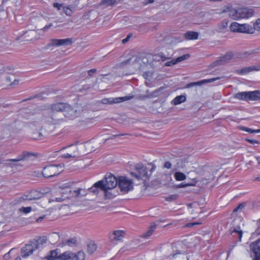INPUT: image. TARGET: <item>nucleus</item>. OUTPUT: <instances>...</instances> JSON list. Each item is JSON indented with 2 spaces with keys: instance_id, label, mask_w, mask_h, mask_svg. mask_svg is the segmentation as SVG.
<instances>
[{
  "instance_id": "f257e3e1",
  "label": "nucleus",
  "mask_w": 260,
  "mask_h": 260,
  "mask_svg": "<svg viewBox=\"0 0 260 260\" xmlns=\"http://www.w3.org/2000/svg\"><path fill=\"white\" fill-rule=\"evenodd\" d=\"M118 184L116 177L111 174H107L104 179L95 183V186H100V189L105 192L107 199H110L115 195L111 193L109 190L114 189Z\"/></svg>"
},
{
  "instance_id": "f03ea898",
  "label": "nucleus",
  "mask_w": 260,
  "mask_h": 260,
  "mask_svg": "<svg viewBox=\"0 0 260 260\" xmlns=\"http://www.w3.org/2000/svg\"><path fill=\"white\" fill-rule=\"evenodd\" d=\"M168 251L167 256L170 260H188L186 248L182 242L173 243Z\"/></svg>"
},
{
  "instance_id": "7ed1b4c3",
  "label": "nucleus",
  "mask_w": 260,
  "mask_h": 260,
  "mask_svg": "<svg viewBox=\"0 0 260 260\" xmlns=\"http://www.w3.org/2000/svg\"><path fill=\"white\" fill-rule=\"evenodd\" d=\"M66 103H57L51 104L47 106V109L50 110V119L47 121L50 123L56 124L60 120V117L55 115V113L59 112H63Z\"/></svg>"
},
{
  "instance_id": "20e7f679",
  "label": "nucleus",
  "mask_w": 260,
  "mask_h": 260,
  "mask_svg": "<svg viewBox=\"0 0 260 260\" xmlns=\"http://www.w3.org/2000/svg\"><path fill=\"white\" fill-rule=\"evenodd\" d=\"M146 62H147V58H143L142 59L140 57H135L117 64L116 68H122L127 64H132L134 66V68L135 70H141L146 65Z\"/></svg>"
},
{
  "instance_id": "39448f33",
  "label": "nucleus",
  "mask_w": 260,
  "mask_h": 260,
  "mask_svg": "<svg viewBox=\"0 0 260 260\" xmlns=\"http://www.w3.org/2000/svg\"><path fill=\"white\" fill-rule=\"evenodd\" d=\"M63 170L61 165H51L44 168L42 174L44 177L49 178L59 174Z\"/></svg>"
},
{
  "instance_id": "423d86ee",
  "label": "nucleus",
  "mask_w": 260,
  "mask_h": 260,
  "mask_svg": "<svg viewBox=\"0 0 260 260\" xmlns=\"http://www.w3.org/2000/svg\"><path fill=\"white\" fill-rule=\"evenodd\" d=\"M131 174L138 180L145 181L148 178L147 168L141 164H137L135 171Z\"/></svg>"
},
{
  "instance_id": "0eeeda50",
  "label": "nucleus",
  "mask_w": 260,
  "mask_h": 260,
  "mask_svg": "<svg viewBox=\"0 0 260 260\" xmlns=\"http://www.w3.org/2000/svg\"><path fill=\"white\" fill-rule=\"evenodd\" d=\"M118 184L120 190L123 193H127L133 188L132 181L125 177H119Z\"/></svg>"
},
{
  "instance_id": "6e6552de",
  "label": "nucleus",
  "mask_w": 260,
  "mask_h": 260,
  "mask_svg": "<svg viewBox=\"0 0 260 260\" xmlns=\"http://www.w3.org/2000/svg\"><path fill=\"white\" fill-rule=\"evenodd\" d=\"M258 92L253 91L239 92L234 95L235 99L239 100L256 101Z\"/></svg>"
},
{
  "instance_id": "1a4fd4ad",
  "label": "nucleus",
  "mask_w": 260,
  "mask_h": 260,
  "mask_svg": "<svg viewBox=\"0 0 260 260\" xmlns=\"http://www.w3.org/2000/svg\"><path fill=\"white\" fill-rule=\"evenodd\" d=\"M134 98V95H128L119 98H105L103 99L101 101V103L105 105H111L115 103H119L121 102H124L125 101H128L133 99Z\"/></svg>"
},
{
  "instance_id": "9d476101",
  "label": "nucleus",
  "mask_w": 260,
  "mask_h": 260,
  "mask_svg": "<svg viewBox=\"0 0 260 260\" xmlns=\"http://www.w3.org/2000/svg\"><path fill=\"white\" fill-rule=\"evenodd\" d=\"M73 39L67 38L64 39H51L50 42L46 46V49H49L52 46H60L71 45L73 43Z\"/></svg>"
},
{
  "instance_id": "9b49d317",
  "label": "nucleus",
  "mask_w": 260,
  "mask_h": 260,
  "mask_svg": "<svg viewBox=\"0 0 260 260\" xmlns=\"http://www.w3.org/2000/svg\"><path fill=\"white\" fill-rule=\"evenodd\" d=\"M63 194H69L70 197L80 198L86 196L87 194V190L85 189L78 188L76 190H72L70 189H67L65 191L62 192Z\"/></svg>"
},
{
  "instance_id": "f8f14e48",
  "label": "nucleus",
  "mask_w": 260,
  "mask_h": 260,
  "mask_svg": "<svg viewBox=\"0 0 260 260\" xmlns=\"http://www.w3.org/2000/svg\"><path fill=\"white\" fill-rule=\"evenodd\" d=\"M250 248L253 253V260H260V239L251 243Z\"/></svg>"
},
{
  "instance_id": "ddd939ff",
  "label": "nucleus",
  "mask_w": 260,
  "mask_h": 260,
  "mask_svg": "<svg viewBox=\"0 0 260 260\" xmlns=\"http://www.w3.org/2000/svg\"><path fill=\"white\" fill-rule=\"evenodd\" d=\"M37 249V246L30 241L28 244L21 249V254L23 257H26L31 254L35 250Z\"/></svg>"
},
{
  "instance_id": "4468645a",
  "label": "nucleus",
  "mask_w": 260,
  "mask_h": 260,
  "mask_svg": "<svg viewBox=\"0 0 260 260\" xmlns=\"http://www.w3.org/2000/svg\"><path fill=\"white\" fill-rule=\"evenodd\" d=\"M69 152L71 153V155H75L73 157H80L84 155L82 149H80V144L71 145L70 147Z\"/></svg>"
},
{
  "instance_id": "2eb2a0df",
  "label": "nucleus",
  "mask_w": 260,
  "mask_h": 260,
  "mask_svg": "<svg viewBox=\"0 0 260 260\" xmlns=\"http://www.w3.org/2000/svg\"><path fill=\"white\" fill-rule=\"evenodd\" d=\"M253 15V10L247 8H239V19L248 18Z\"/></svg>"
},
{
  "instance_id": "dca6fc26",
  "label": "nucleus",
  "mask_w": 260,
  "mask_h": 260,
  "mask_svg": "<svg viewBox=\"0 0 260 260\" xmlns=\"http://www.w3.org/2000/svg\"><path fill=\"white\" fill-rule=\"evenodd\" d=\"M33 156L36 157L37 155L31 152L24 151L18 155L17 158L9 159V161L18 162L20 160H26Z\"/></svg>"
},
{
  "instance_id": "f3484780",
  "label": "nucleus",
  "mask_w": 260,
  "mask_h": 260,
  "mask_svg": "<svg viewBox=\"0 0 260 260\" xmlns=\"http://www.w3.org/2000/svg\"><path fill=\"white\" fill-rule=\"evenodd\" d=\"M219 79H220V77H217V78H211V79H204V80H201V81H199L198 82H191L189 84H187L186 86V87L190 88V87H192L196 86V85L201 86L204 84L211 83V82L215 81L217 80H218Z\"/></svg>"
},
{
  "instance_id": "a211bd4d",
  "label": "nucleus",
  "mask_w": 260,
  "mask_h": 260,
  "mask_svg": "<svg viewBox=\"0 0 260 260\" xmlns=\"http://www.w3.org/2000/svg\"><path fill=\"white\" fill-rule=\"evenodd\" d=\"M81 147L80 148L82 149L84 155L94 150V147L91 142H87L84 144L80 143Z\"/></svg>"
},
{
  "instance_id": "6ab92c4d",
  "label": "nucleus",
  "mask_w": 260,
  "mask_h": 260,
  "mask_svg": "<svg viewBox=\"0 0 260 260\" xmlns=\"http://www.w3.org/2000/svg\"><path fill=\"white\" fill-rule=\"evenodd\" d=\"M44 196L45 193L44 192H41V191L37 190H33L29 193L26 199L28 200H38L43 198Z\"/></svg>"
},
{
  "instance_id": "aec40b11",
  "label": "nucleus",
  "mask_w": 260,
  "mask_h": 260,
  "mask_svg": "<svg viewBox=\"0 0 260 260\" xmlns=\"http://www.w3.org/2000/svg\"><path fill=\"white\" fill-rule=\"evenodd\" d=\"M64 116L68 118H72L75 116L76 110H74L71 106L65 104L63 111Z\"/></svg>"
},
{
  "instance_id": "412c9836",
  "label": "nucleus",
  "mask_w": 260,
  "mask_h": 260,
  "mask_svg": "<svg viewBox=\"0 0 260 260\" xmlns=\"http://www.w3.org/2000/svg\"><path fill=\"white\" fill-rule=\"evenodd\" d=\"M233 57L232 53H228L224 56L221 57L220 59L216 60L214 63L216 65L220 66L229 62Z\"/></svg>"
},
{
  "instance_id": "4be33fe9",
  "label": "nucleus",
  "mask_w": 260,
  "mask_h": 260,
  "mask_svg": "<svg viewBox=\"0 0 260 260\" xmlns=\"http://www.w3.org/2000/svg\"><path fill=\"white\" fill-rule=\"evenodd\" d=\"M239 32L252 34L253 32L252 27L248 24H240Z\"/></svg>"
},
{
  "instance_id": "5701e85b",
  "label": "nucleus",
  "mask_w": 260,
  "mask_h": 260,
  "mask_svg": "<svg viewBox=\"0 0 260 260\" xmlns=\"http://www.w3.org/2000/svg\"><path fill=\"white\" fill-rule=\"evenodd\" d=\"M260 70V67H256V66H250V67H246L245 68H242L240 70V74L242 75L246 74L250 72L254 71H258Z\"/></svg>"
},
{
  "instance_id": "b1692460",
  "label": "nucleus",
  "mask_w": 260,
  "mask_h": 260,
  "mask_svg": "<svg viewBox=\"0 0 260 260\" xmlns=\"http://www.w3.org/2000/svg\"><path fill=\"white\" fill-rule=\"evenodd\" d=\"M48 136V133L44 131L43 129H41L40 131H37L34 134L33 138L34 139H42L43 137H46Z\"/></svg>"
},
{
  "instance_id": "393cba45",
  "label": "nucleus",
  "mask_w": 260,
  "mask_h": 260,
  "mask_svg": "<svg viewBox=\"0 0 260 260\" xmlns=\"http://www.w3.org/2000/svg\"><path fill=\"white\" fill-rule=\"evenodd\" d=\"M156 226L157 225L155 223H152L147 231L142 234L141 237L143 238H148L150 237L156 229Z\"/></svg>"
},
{
  "instance_id": "a878e982",
  "label": "nucleus",
  "mask_w": 260,
  "mask_h": 260,
  "mask_svg": "<svg viewBox=\"0 0 260 260\" xmlns=\"http://www.w3.org/2000/svg\"><path fill=\"white\" fill-rule=\"evenodd\" d=\"M198 36V32L191 31H188L184 34V37L187 40H196Z\"/></svg>"
},
{
  "instance_id": "bb28decb",
  "label": "nucleus",
  "mask_w": 260,
  "mask_h": 260,
  "mask_svg": "<svg viewBox=\"0 0 260 260\" xmlns=\"http://www.w3.org/2000/svg\"><path fill=\"white\" fill-rule=\"evenodd\" d=\"M74 253L70 251H66L59 255V260H67L71 258H74Z\"/></svg>"
},
{
  "instance_id": "cd10ccee",
  "label": "nucleus",
  "mask_w": 260,
  "mask_h": 260,
  "mask_svg": "<svg viewBox=\"0 0 260 260\" xmlns=\"http://www.w3.org/2000/svg\"><path fill=\"white\" fill-rule=\"evenodd\" d=\"M114 236L113 240L120 241L124 237V232L121 230L114 231L113 233Z\"/></svg>"
},
{
  "instance_id": "c85d7f7f",
  "label": "nucleus",
  "mask_w": 260,
  "mask_h": 260,
  "mask_svg": "<svg viewBox=\"0 0 260 260\" xmlns=\"http://www.w3.org/2000/svg\"><path fill=\"white\" fill-rule=\"evenodd\" d=\"M25 38H27V41H31L34 39H37L38 35L37 32L34 30H31L28 31H26L25 34Z\"/></svg>"
},
{
  "instance_id": "c756f323",
  "label": "nucleus",
  "mask_w": 260,
  "mask_h": 260,
  "mask_svg": "<svg viewBox=\"0 0 260 260\" xmlns=\"http://www.w3.org/2000/svg\"><path fill=\"white\" fill-rule=\"evenodd\" d=\"M229 23L228 19L223 20L220 23L218 24V31L219 32H223L226 29Z\"/></svg>"
},
{
  "instance_id": "7c9ffc66",
  "label": "nucleus",
  "mask_w": 260,
  "mask_h": 260,
  "mask_svg": "<svg viewBox=\"0 0 260 260\" xmlns=\"http://www.w3.org/2000/svg\"><path fill=\"white\" fill-rule=\"evenodd\" d=\"M186 101V96L183 95L177 96L172 101L174 105L180 104Z\"/></svg>"
},
{
  "instance_id": "2f4dec72",
  "label": "nucleus",
  "mask_w": 260,
  "mask_h": 260,
  "mask_svg": "<svg viewBox=\"0 0 260 260\" xmlns=\"http://www.w3.org/2000/svg\"><path fill=\"white\" fill-rule=\"evenodd\" d=\"M47 241L46 237H42L38 238L36 241H32L33 244L37 246V249L39 248L41 245H43Z\"/></svg>"
},
{
  "instance_id": "473e14b6",
  "label": "nucleus",
  "mask_w": 260,
  "mask_h": 260,
  "mask_svg": "<svg viewBox=\"0 0 260 260\" xmlns=\"http://www.w3.org/2000/svg\"><path fill=\"white\" fill-rule=\"evenodd\" d=\"M57 249L51 250L48 260H59V255H58Z\"/></svg>"
},
{
  "instance_id": "72a5a7b5",
  "label": "nucleus",
  "mask_w": 260,
  "mask_h": 260,
  "mask_svg": "<svg viewBox=\"0 0 260 260\" xmlns=\"http://www.w3.org/2000/svg\"><path fill=\"white\" fill-rule=\"evenodd\" d=\"M229 15L233 19H238L239 9H232L230 10Z\"/></svg>"
},
{
  "instance_id": "f704fd0d",
  "label": "nucleus",
  "mask_w": 260,
  "mask_h": 260,
  "mask_svg": "<svg viewBox=\"0 0 260 260\" xmlns=\"http://www.w3.org/2000/svg\"><path fill=\"white\" fill-rule=\"evenodd\" d=\"M174 177L177 181H183L186 179V175L180 172H176L174 174Z\"/></svg>"
},
{
  "instance_id": "c9c22d12",
  "label": "nucleus",
  "mask_w": 260,
  "mask_h": 260,
  "mask_svg": "<svg viewBox=\"0 0 260 260\" xmlns=\"http://www.w3.org/2000/svg\"><path fill=\"white\" fill-rule=\"evenodd\" d=\"M152 73L150 72H145L143 74V77L146 80L145 82L146 85L149 84L151 79H152Z\"/></svg>"
},
{
  "instance_id": "e433bc0d",
  "label": "nucleus",
  "mask_w": 260,
  "mask_h": 260,
  "mask_svg": "<svg viewBox=\"0 0 260 260\" xmlns=\"http://www.w3.org/2000/svg\"><path fill=\"white\" fill-rule=\"evenodd\" d=\"M96 249V245L93 242H90L87 245V251L90 254L93 253Z\"/></svg>"
},
{
  "instance_id": "4c0bfd02",
  "label": "nucleus",
  "mask_w": 260,
  "mask_h": 260,
  "mask_svg": "<svg viewBox=\"0 0 260 260\" xmlns=\"http://www.w3.org/2000/svg\"><path fill=\"white\" fill-rule=\"evenodd\" d=\"M240 24L237 22L232 23L230 26L231 30L233 32H239Z\"/></svg>"
},
{
  "instance_id": "58836bf2",
  "label": "nucleus",
  "mask_w": 260,
  "mask_h": 260,
  "mask_svg": "<svg viewBox=\"0 0 260 260\" xmlns=\"http://www.w3.org/2000/svg\"><path fill=\"white\" fill-rule=\"evenodd\" d=\"M238 128L240 130L244 131H246V132H248L249 133H260V129L253 130V129H252L251 128H248V127H244V126H239L238 127Z\"/></svg>"
},
{
  "instance_id": "ea45409f",
  "label": "nucleus",
  "mask_w": 260,
  "mask_h": 260,
  "mask_svg": "<svg viewBox=\"0 0 260 260\" xmlns=\"http://www.w3.org/2000/svg\"><path fill=\"white\" fill-rule=\"evenodd\" d=\"M95 183L90 188L88 189V191L93 193L94 194H97L99 192V189H100V186H95Z\"/></svg>"
},
{
  "instance_id": "a19ab883",
  "label": "nucleus",
  "mask_w": 260,
  "mask_h": 260,
  "mask_svg": "<svg viewBox=\"0 0 260 260\" xmlns=\"http://www.w3.org/2000/svg\"><path fill=\"white\" fill-rule=\"evenodd\" d=\"M116 3V0H102L101 4L110 6L114 5Z\"/></svg>"
},
{
  "instance_id": "79ce46f5",
  "label": "nucleus",
  "mask_w": 260,
  "mask_h": 260,
  "mask_svg": "<svg viewBox=\"0 0 260 260\" xmlns=\"http://www.w3.org/2000/svg\"><path fill=\"white\" fill-rule=\"evenodd\" d=\"M236 234L237 235L239 241H241L242 237L243 232L241 230L234 229L231 232V234Z\"/></svg>"
},
{
  "instance_id": "37998d69",
  "label": "nucleus",
  "mask_w": 260,
  "mask_h": 260,
  "mask_svg": "<svg viewBox=\"0 0 260 260\" xmlns=\"http://www.w3.org/2000/svg\"><path fill=\"white\" fill-rule=\"evenodd\" d=\"M193 183H181L179 184V185H177L176 186V187L177 188H181V187H185L189 186H194L196 184V181H195L194 180H193Z\"/></svg>"
},
{
  "instance_id": "c03bdc74",
  "label": "nucleus",
  "mask_w": 260,
  "mask_h": 260,
  "mask_svg": "<svg viewBox=\"0 0 260 260\" xmlns=\"http://www.w3.org/2000/svg\"><path fill=\"white\" fill-rule=\"evenodd\" d=\"M74 258H76V260H84V253L82 251H79L77 254H75Z\"/></svg>"
},
{
  "instance_id": "a18cd8bd",
  "label": "nucleus",
  "mask_w": 260,
  "mask_h": 260,
  "mask_svg": "<svg viewBox=\"0 0 260 260\" xmlns=\"http://www.w3.org/2000/svg\"><path fill=\"white\" fill-rule=\"evenodd\" d=\"M189 57V55L188 54L183 55L181 56L177 57L176 59H175L177 63L181 62L183 60H184L185 59H187Z\"/></svg>"
},
{
  "instance_id": "49530a36",
  "label": "nucleus",
  "mask_w": 260,
  "mask_h": 260,
  "mask_svg": "<svg viewBox=\"0 0 260 260\" xmlns=\"http://www.w3.org/2000/svg\"><path fill=\"white\" fill-rule=\"evenodd\" d=\"M31 209L30 207H22L20 209V211L24 213H28L31 211Z\"/></svg>"
},
{
  "instance_id": "de8ad7c7",
  "label": "nucleus",
  "mask_w": 260,
  "mask_h": 260,
  "mask_svg": "<svg viewBox=\"0 0 260 260\" xmlns=\"http://www.w3.org/2000/svg\"><path fill=\"white\" fill-rule=\"evenodd\" d=\"M63 10L64 13L69 16H71L72 14V11L71 9L68 8V7H63Z\"/></svg>"
},
{
  "instance_id": "09e8293b",
  "label": "nucleus",
  "mask_w": 260,
  "mask_h": 260,
  "mask_svg": "<svg viewBox=\"0 0 260 260\" xmlns=\"http://www.w3.org/2000/svg\"><path fill=\"white\" fill-rule=\"evenodd\" d=\"M176 63H177V62H176V60L173 59L171 61L166 62L165 63V66H167V67L172 66Z\"/></svg>"
},
{
  "instance_id": "8fccbe9b",
  "label": "nucleus",
  "mask_w": 260,
  "mask_h": 260,
  "mask_svg": "<svg viewBox=\"0 0 260 260\" xmlns=\"http://www.w3.org/2000/svg\"><path fill=\"white\" fill-rule=\"evenodd\" d=\"M76 240L74 238H72L68 240L66 242V243L70 246H71L72 244H75L76 243Z\"/></svg>"
},
{
  "instance_id": "3c124183",
  "label": "nucleus",
  "mask_w": 260,
  "mask_h": 260,
  "mask_svg": "<svg viewBox=\"0 0 260 260\" xmlns=\"http://www.w3.org/2000/svg\"><path fill=\"white\" fill-rule=\"evenodd\" d=\"M254 29L260 31V19H258L254 25Z\"/></svg>"
},
{
  "instance_id": "603ef678",
  "label": "nucleus",
  "mask_w": 260,
  "mask_h": 260,
  "mask_svg": "<svg viewBox=\"0 0 260 260\" xmlns=\"http://www.w3.org/2000/svg\"><path fill=\"white\" fill-rule=\"evenodd\" d=\"M126 135V134H117V135H114L112 136L111 137H110L106 139L105 140V141H107V140L113 139L115 138H116V137H119V136H122Z\"/></svg>"
},
{
  "instance_id": "864d4df0",
  "label": "nucleus",
  "mask_w": 260,
  "mask_h": 260,
  "mask_svg": "<svg viewBox=\"0 0 260 260\" xmlns=\"http://www.w3.org/2000/svg\"><path fill=\"white\" fill-rule=\"evenodd\" d=\"M75 156V155H71V153L69 152V153H67L66 154H64L62 155V157L64 158H69L71 157H73V156Z\"/></svg>"
},
{
  "instance_id": "5fc2aeb1",
  "label": "nucleus",
  "mask_w": 260,
  "mask_h": 260,
  "mask_svg": "<svg viewBox=\"0 0 260 260\" xmlns=\"http://www.w3.org/2000/svg\"><path fill=\"white\" fill-rule=\"evenodd\" d=\"M96 72L95 69H92L88 71V75L89 77L92 76V75Z\"/></svg>"
},
{
  "instance_id": "6e6d98bb",
  "label": "nucleus",
  "mask_w": 260,
  "mask_h": 260,
  "mask_svg": "<svg viewBox=\"0 0 260 260\" xmlns=\"http://www.w3.org/2000/svg\"><path fill=\"white\" fill-rule=\"evenodd\" d=\"M246 141L253 144H259V142L254 139H246Z\"/></svg>"
},
{
  "instance_id": "4d7b16f0",
  "label": "nucleus",
  "mask_w": 260,
  "mask_h": 260,
  "mask_svg": "<svg viewBox=\"0 0 260 260\" xmlns=\"http://www.w3.org/2000/svg\"><path fill=\"white\" fill-rule=\"evenodd\" d=\"M244 208V205L243 204H239L236 208H235L233 211L234 212L238 211L240 209H242Z\"/></svg>"
},
{
  "instance_id": "13d9d810",
  "label": "nucleus",
  "mask_w": 260,
  "mask_h": 260,
  "mask_svg": "<svg viewBox=\"0 0 260 260\" xmlns=\"http://www.w3.org/2000/svg\"><path fill=\"white\" fill-rule=\"evenodd\" d=\"M164 167L167 169H171L172 167V164L169 161H166L164 164Z\"/></svg>"
},
{
  "instance_id": "bf43d9fd",
  "label": "nucleus",
  "mask_w": 260,
  "mask_h": 260,
  "mask_svg": "<svg viewBox=\"0 0 260 260\" xmlns=\"http://www.w3.org/2000/svg\"><path fill=\"white\" fill-rule=\"evenodd\" d=\"M14 79V75H11L8 76L6 77V80L8 82H11L13 79Z\"/></svg>"
},
{
  "instance_id": "052dcab7",
  "label": "nucleus",
  "mask_w": 260,
  "mask_h": 260,
  "mask_svg": "<svg viewBox=\"0 0 260 260\" xmlns=\"http://www.w3.org/2000/svg\"><path fill=\"white\" fill-rule=\"evenodd\" d=\"M53 26V24L52 23H49L48 25H46L45 26H44L43 28V30L44 31H47V30L50 28L51 27H52Z\"/></svg>"
},
{
  "instance_id": "680f3d73",
  "label": "nucleus",
  "mask_w": 260,
  "mask_h": 260,
  "mask_svg": "<svg viewBox=\"0 0 260 260\" xmlns=\"http://www.w3.org/2000/svg\"><path fill=\"white\" fill-rule=\"evenodd\" d=\"M53 5L54 7L57 8L58 10H60L62 7V4L57 3H54Z\"/></svg>"
},
{
  "instance_id": "e2e57ef3",
  "label": "nucleus",
  "mask_w": 260,
  "mask_h": 260,
  "mask_svg": "<svg viewBox=\"0 0 260 260\" xmlns=\"http://www.w3.org/2000/svg\"><path fill=\"white\" fill-rule=\"evenodd\" d=\"M63 197H64V198H56L55 199V201L57 202H61L64 200L65 198H69V197H70V196H64Z\"/></svg>"
},
{
  "instance_id": "0e129e2a",
  "label": "nucleus",
  "mask_w": 260,
  "mask_h": 260,
  "mask_svg": "<svg viewBox=\"0 0 260 260\" xmlns=\"http://www.w3.org/2000/svg\"><path fill=\"white\" fill-rule=\"evenodd\" d=\"M13 249H11L10 250V251L8 252L7 253L5 254L4 255V258L6 260H7V259H9L10 258V252L13 250Z\"/></svg>"
},
{
  "instance_id": "69168bd1",
  "label": "nucleus",
  "mask_w": 260,
  "mask_h": 260,
  "mask_svg": "<svg viewBox=\"0 0 260 260\" xmlns=\"http://www.w3.org/2000/svg\"><path fill=\"white\" fill-rule=\"evenodd\" d=\"M154 0H145L143 2V4H144V5H147L148 4L153 3L154 2Z\"/></svg>"
},
{
  "instance_id": "338daca9",
  "label": "nucleus",
  "mask_w": 260,
  "mask_h": 260,
  "mask_svg": "<svg viewBox=\"0 0 260 260\" xmlns=\"http://www.w3.org/2000/svg\"><path fill=\"white\" fill-rule=\"evenodd\" d=\"M177 197L176 195H172L171 196H169L168 198H167V200L168 201H171V200H175L176 199Z\"/></svg>"
},
{
  "instance_id": "774afa93",
  "label": "nucleus",
  "mask_w": 260,
  "mask_h": 260,
  "mask_svg": "<svg viewBox=\"0 0 260 260\" xmlns=\"http://www.w3.org/2000/svg\"><path fill=\"white\" fill-rule=\"evenodd\" d=\"M131 38V36L129 35H128L126 38L124 39L122 41V42L123 44H125V43H126L129 39V38Z\"/></svg>"
}]
</instances>
